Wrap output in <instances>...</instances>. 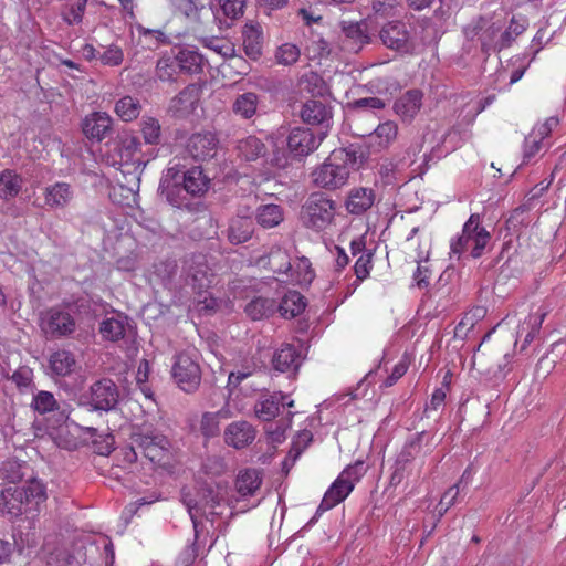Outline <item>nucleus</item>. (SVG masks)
I'll use <instances>...</instances> for the list:
<instances>
[{
  "instance_id": "nucleus-23",
  "label": "nucleus",
  "mask_w": 566,
  "mask_h": 566,
  "mask_svg": "<svg viewBox=\"0 0 566 566\" xmlns=\"http://www.w3.org/2000/svg\"><path fill=\"white\" fill-rule=\"evenodd\" d=\"M255 429L248 421H234L224 430V441L228 446L241 449L253 442Z\"/></svg>"
},
{
  "instance_id": "nucleus-58",
  "label": "nucleus",
  "mask_w": 566,
  "mask_h": 566,
  "mask_svg": "<svg viewBox=\"0 0 566 566\" xmlns=\"http://www.w3.org/2000/svg\"><path fill=\"white\" fill-rule=\"evenodd\" d=\"M371 258L373 254L370 252H363V254L357 259L354 266L356 283L364 281L369 275Z\"/></svg>"
},
{
  "instance_id": "nucleus-42",
  "label": "nucleus",
  "mask_w": 566,
  "mask_h": 566,
  "mask_svg": "<svg viewBox=\"0 0 566 566\" xmlns=\"http://www.w3.org/2000/svg\"><path fill=\"white\" fill-rule=\"evenodd\" d=\"M262 479L256 470L240 472L235 480V490L241 497L252 496L260 488Z\"/></svg>"
},
{
  "instance_id": "nucleus-1",
  "label": "nucleus",
  "mask_w": 566,
  "mask_h": 566,
  "mask_svg": "<svg viewBox=\"0 0 566 566\" xmlns=\"http://www.w3.org/2000/svg\"><path fill=\"white\" fill-rule=\"evenodd\" d=\"M364 160L365 155L359 146L350 145L335 149L326 161L313 171V182L323 189H339L347 184L350 172L359 169Z\"/></svg>"
},
{
  "instance_id": "nucleus-3",
  "label": "nucleus",
  "mask_w": 566,
  "mask_h": 566,
  "mask_svg": "<svg viewBox=\"0 0 566 566\" xmlns=\"http://www.w3.org/2000/svg\"><path fill=\"white\" fill-rule=\"evenodd\" d=\"M490 240V232L480 224V216L473 213L464 223L461 235L451 242V254L460 259L462 253L470 251V256L479 259Z\"/></svg>"
},
{
  "instance_id": "nucleus-33",
  "label": "nucleus",
  "mask_w": 566,
  "mask_h": 566,
  "mask_svg": "<svg viewBox=\"0 0 566 566\" xmlns=\"http://www.w3.org/2000/svg\"><path fill=\"white\" fill-rule=\"evenodd\" d=\"M547 315V311L543 307H539L537 312L532 313L523 322V324L518 327L517 334L524 335V340L521 349H525L527 345H530L534 338L539 334L542 324Z\"/></svg>"
},
{
  "instance_id": "nucleus-14",
  "label": "nucleus",
  "mask_w": 566,
  "mask_h": 566,
  "mask_svg": "<svg viewBox=\"0 0 566 566\" xmlns=\"http://www.w3.org/2000/svg\"><path fill=\"white\" fill-rule=\"evenodd\" d=\"M382 44L397 52H408L410 49V32L405 22L395 20L384 24L379 31Z\"/></svg>"
},
{
  "instance_id": "nucleus-50",
  "label": "nucleus",
  "mask_w": 566,
  "mask_h": 566,
  "mask_svg": "<svg viewBox=\"0 0 566 566\" xmlns=\"http://www.w3.org/2000/svg\"><path fill=\"white\" fill-rule=\"evenodd\" d=\"M301 56V50L293 43L280 45L274 54L275 61L280 65L290 66L295 64Z\"/></svg>"
},
{
  "instance_id": "nucleus-27",
  "label": "nucleus",
  "mask_w": 566,
  "mask_h": 566,
  "mask_svg": "<svg viewBox=\"0 0 566 566\" xmlns=\"http://www.w3.org/2000/svg\"><path fill=\"white\" fill-rule=\"evenodd\" d=\"M243 49L245 54L258 60L262 55L263 36L262 29L259 24L247 23L242 30Z\"/></svg>"
},
{
  "instance_id": "nucleus-59",
  "label": "nucleus",
  "mask_w": 566,
  "mask_h": 566,
  "mask_svg": "<svg viewBox=\"0 0 566 566\" xmlns=\"http://www.w3.org/2000/svg\"><path fill=\"white\" fill-rule=\"evenodd\" d=\"M219 2L226 17L238 19L243 14L245 0H220Z\"/></svg>"
},
{
  "instance_id": "nucleus-4",
  "label": "nucleus",
  "mask_w": 566,
  "mask_h": 566,
  "mask_svg": "<svg viewBox=\"0 0 566 566\" xmlns=\"http://www.w3.org/2000/svg\"><path fill=\"white\" fill-rule=\"evenodd\" d=\"M365 473L364 462L347 465L325 492L317 512L327 511L343 502Z\"/></svg>"
},
{
  "instance_id": "nucleus-2",
  "label": "nucleus",
  "mask_w": 566,
  "mask_h": 566,
  "mask_svg": "<svg viewBox=\"0 0 566 566\" xmlns=\"http://www.w3.org/2000/svg\"><path fill=\"white\" fill-rule=\"evenodd\" d=\"M130 443L125 452L127 462H136L138 454L153 463L166 464L170 458L171 443L169 439L151 424L135 426L129 437Z\"/></svg>"
},
{
  "instance_id": "nucleus-43",
  "label": "nucleus",
  "mask_w": 566,
  "mask_h": 566,
  "mask_svg": "<svg viewBox=\"0 0 566 566\" xmlns=\"http://www.w3.org/2000/svg\"><path fill=\"white\" fill-rule=\"evenodd\" d=\"M22 188V178L13 170L6 169L0 174V198L11 199L18 196Z\"/></svg>"
},
{
  "instance_id": "nucleus-57",
  "label": "nucleus",
  "mask_w": 566,
  "mask_h": 566,
  "mask_svg": "<svg viewBox=\"0 0 566 566\" xmlns=\"http://www.w3.org/2000/svg\"><path fill=\"white\" fill-rule=\"evenodd\" d=\"M20 391L30 389L33 386V370L28 366H21L11 376Z\"/></svg>"
},
{
  "instance_id": "nucleus-10",
  "label": "nucleus",
  "mask_w": 566,
  "mask_h": 566,
  "mask_svg": "<svg viewBox=\"0 0 566 566\" xmlns=\"http://www.w3.org/2000/svg\"><path fill=\"white\" fill-rule=\"evenodd\" d=\"M42 332L52 337L60 338L71 335L76 327L74 317L59 307H51L40 315Z\"/></svg>"
},
{
  "instance_id": "nucleus-18",
  "label": "nucleus",
  "mask_w": 566,
  "mask_h": 566,
  "mask_svg": "<svg viewBox=\"0 0 566 566\" xmlns=\"http://www.w3.org/2000/svg\"><path fill=\"white\" fill-rule=\"evenodd\" d=\"M301 117L308 125L319 126L321 130L328 132L332 126V108L318 99H308L302 105Z\"/></svg>"
},
{
  "instance_id": "nucleus-7",
  "label": "nucleus",
  "mask_w": 566,
  "mask_h": 566,
  "mask_svg": "<svg viewBox=\"0 0 566 566\" xmlns=\"http://www.w3.org/2000/svg\"><path fill=\"white\" fill-rule=\"evenodd\" d=\"M86 403L91 410L113 411L117 408L120 399L118 386L109 378H103L93 382L90 387Z\"/></svg>"
},
{
  "instance_id": "nucleus-24",
  "label": "nucleus",
  "mask_w": 566,
  "mask_h": 566,
  "mask_svg": "<svg viewBox=\"0 0 566 566\" xmlns=\"http://www.w3.org/2000/svg\"><path fill=\"white\" fill-rule=\"evenodd\" d=\"M254 233L253 219L247 216H235L230 219L227 237L230 243L241 244L248 242Z\"/></svg>"
},
{
  "instance_id": "nucleus-31",
  "label": "nucleus",
  "mask_w": 566,
  "mask_h": 566,
  "mask_svg": "<svg viewBox=\"0 0 566 566\" xmlns=\"http://www.w3.org/2000/svg\"><path fill=\"white\" fill-rule=\"evenodd\" d=\"M273 368L281 373L296 371L301 365L300 354L292 345L277 349L272 358Z\"/></svg>"
},
{
  "instance_id": "nucleus-34",
  "label": "nucleus",
  "mask_w": 566,
  "mask_h": 566,
  "mask_svg": "<svg viewBox=\"0 0 566 566\" xmlns=\"http://www.w3.org/2000/svg\"><path fill=\"white\" fill-rule=\"evenodd\" d=\"M303 295L297 291H289L276 302V312L284 318H293L300 315L305 308Z\"/></svg>"
},
{
  "instance_id": "nucleus-11",
  "label": "nucleus",
  "mask_w": 566,
  "mask_h": 566,
  "mask_svg": "<svg viewBox=\"0 0 566 566\" xmlns=\"http://www.w3.org/2000/svg\"><path fill=\"white\" fill-rule=\"evenodd\" d=\"M325 137L326 130L314 134L308 128L295 127L287 136V148L294 157H306L318 148Z\"/></svg>"
},
{
  "instance_id": "nucleus-12",
  "label": "nucleus",
  "mask_w": 566,
  "mask_h": 566,
  "mask_svg": "<svg viewBox=\"0 0 566 566\" xmlns=\"http://www.w3.org/2000/svg\"><path fill=\"white\" fill-rule=\"evenodd\" d=\"M31 408L40 415L53 412L57 426L67 423L72 412L69 403L60 402L52 392L46 390H39L33 395Z\"/></svg>"
},
{
  "instance_id": "nucleus-64",
  "label": "nucleus",
  "mask_w": 566,
  "mask_h": 566,
  "mask_svg": "<svg viewBox=\"0 0 566 566\" xmlns=\"http://www.w3.org/2000/svg\"><path fill=\"white\" fill-rule=\"evenodd\" d=\"M198 556V549L196 543L186 546L179 554L177 559V566H191Z\"/></svg>"
},
{
  "instance_id": "nucleus-30",
  "label": "nucleus",
  "mask_w": 566,
  "mask_h": 566,
  "mask_svg": "<svg viewBox=\"0 0 566 566\" xmlns=\"http://www.w3.org/2000/svg\"><path fill=\"white\" fill-rule=\"evenodd\" d=\"M76 367L74 355L65 349H60L51 354L49 358V369L52 376L65 377L71 375Z\"/></svg>"
},
{
  "instance_id": "nucleus-40",
  "label": "nucleus",
  "mask_w": 566,
  "mask_h": 566,
  "mask_svg": "<svg viewBox=\"0 0 566 566\" xmlns=\"http://www.w3.org/2000/svg\"><path fill=\"white\" fill-rule=\"evenodd\" d=\"M255 220L264 229L279 226L284 220V212L281 206L269 203L256 209Z\"/></svg>"
},
{
  "instance_id": "nucleus-63",
  "label": "nucleus",
  "mask_w": 566,
  "mask_h": 566,
  "mask_svg": "<svg viewBox=\"0 0 566 566\" xmlns=\"http://www.w3.org/2000/svg\"><path fill=\"white\" fill-rule=\"evenodd\" d=\"M206 45L224 57L234 56V46L227 41L210 39L206 41Z\"/></svg>"
},
{
  "instance_id": "nucleus-16",
  "label": "nucleus",
  "mask_w": 566,
  "mask_h": 566,
  "mask_svg": "<svg viewBox=\"0 0 566 566\" xmlns=\"http://www.w3.org/2000/svg\"><path fill=\"white\" fill-rule=\"evenodd\" d=\"M44 566H81V557L59 542L45 541L41 551Z\"/></svg>"
},
{
  "instance_id": "nucleus-56",
  "label": "nucleus",
  "mask_w": 566,
  "mask_h": 566,
  "mask_svg": "<svg viewBox=\"0 0 566 566\" xmlns=\"http://www.w3.org/2000/svg\"><path fill=\"white\" fill-rule=\"evenodd\" d=\"M175 9L185 15L188 20L198 22L200 18V8L193 0H171Z\"/></svg>"
},
{
  "instance_id": "nucleus-46",
  "label": "nucleus",
  "mask_w": 566,
  "mask_h": 566,
  "mask_svg": "<svg viewBox=\"0 0 566 566\" xmlns=\"http://www.w3.org/2000/svg\"><path fill=\"white\" fill-rule=\"evenodd\" d=\"M140 142L136 136L125 135L116 142L115 151L119 155L123 163H129L134 156L140 151Z\"/></svg>"
},
{
  "instance_id": "nucleus-62",
  "label": "nucleus",
  "mask_w": 566,
  "mask_h": 566,
  "mask_svg": "<svg viewBox=\"0 0 566 566\" xmlns=\"http://www.w3.org/2000/svg\"><path fill=\"white\" fill-rule=\"evenodd\" d=\"M306 54L312 60L327 56L329 54L328 43L323 39L313 40L306 46Z\"/></svg>"
},
{
  "instance_id": "nucleus-6",
  "label": "nucleus",
  "mask_w": 566,
  "mask_h": 566,
  "mask_svg": "<svg viewBox=\"0 0 566 566\" xmlns=\"http://www.w3.org/2000/svg\"><path fill=\"white\" fill-rule=\"evenodd\" d=\"M226 491L220 484H207L201 488L198 500H189L186 502L188 512L195 528V536H198V515L207 514L209 510L210 515H222L224 505Z\"/></svg>"
},
{
  "instance_id": "nucleus-61",
  "label": "nucleus",
  "mask_w": 566,
  "mask_h": 566,
  "mask_svg": "<svg viewBox=\"0 0 566 566\" xmlns=\"http://www.w3.org/2000/svg\"><path fill=\"white\" fill-rule=\"evenodd\" d=\"M202 469L207 474H222L226 470L223 458L220 455H208L202 462Z\"/></svg>"
},
{
  "instance_id": "nucleus-29",
  "label": "nucleus",
  "mask_w": 566,
  "mask_h": 566,
  "mask_svg": "<svg viewBox=\"0 0 566 566\" xmlns=\"http://www.w3.org/2000/svg\"><path fill=\"white\" fill-rule=\"evenodd\" d=\"M128 325L127 316L117 315L103 319L98 331L103 339L115 343L124 338Z\"/></svg>"
},
{
  "instance_id": "nucleus-28",
  "label": "nucleus",
  "mask_w": 566,
  "mask_h": 566,
  "mask_svg": "<svg viewBox=\"0 0 566 566\" xmlns=\"http://www.w3.org/2000/svg\"><path fill=\"white\" fill-rule=\"evenodd\" d=\"M179 178L186 187V192L192 197L200 196L208 189L209 179L203 175L200 167H192L188 170L181 168Z\"/></svg>"
},
{
  "instance_id": "nucleus-52",
  "label": "nucleus",
  "mask_w": 566,
  "mask_h": 566,
  "mask_svg": "<svg viewBox=\"0 0 566 566\" xmlns=\"http://www.w3.org/2000/svg\"><path fill=\"white\" fill-rule=\"evenodd\" d=\"M178 69L175 57H161L156 65V76L163 82H175Z\"/></svg>"
},
{
  "instance_id": "nucleus-5",
  "label": "nucleus",
  "mask_w": 566,
  "mask_h": 566,
  "mask_svg": "<svg viewBox=\"0 0 566 566\" xmlns=\"http://www.w3.org/2000/svg\"><path fill=\"white\" fill-rule=\"evenodd\" d=\"M335 210L332 199L322 193H312L301 208V221L308 229L322 231L332 224Z\"/></svg>"
},
{
  "instance_id": "nucleus-53",
  "label": "nucleus",
  "mask_w": 566,
  "mask_h": 566,
  "mask_svg": "<svg viewBox=\"0 0 566 566\" xmlns=\"http://www.w3.org/2000/svg\"><path fill=\"white\" fill-rule=\"evenodd\" d=\"M397 133V124L391 120L379 124L374 132L375 137L378 139V145L381 147H387L392 140H395Z\"/></svg>"
},
{
  "instance_id": "nucleus-47",
  "label": "nucleus",
  "mask_w": 566,
  "mask_h": 566,
  "mask_svg": "<svg viewBox=\"0 0 566 566\" xmlns=\"http://www.w3.org/2000/svg\"><path fill=\"white\" fill-rule=\"evenodd\" d=\"M28 465L17 459H8L2 462L0 468V476L10 483H17L22 480Z\"/></svg>"
},
{
  "instance_id": "nucleus-55",
  "label": "nucleus",
  "mask_w": 566,
  "mask_h": 566,
  "mask_svg": "<svg viewBox=\"0 0 566 566\" xmlns=\"http://www.w3.org/2000/svg\"><path fill=\"white\" fill-rule=\"evenodd\" d=\"M398 6V0H371V10L374 15L382 19L394 17L397 12Z\"/></svg>"
},
{
  "instance_id": "nucleus-25",
  "label": "nucleus",
  "mask_w": 566,
  "mask_h": 566,
  "mask_svg": "<svg viewBox=\"0 0 566 566\" xmlns=\"http://www.w3.org/2000/svg\"><path fill=\"white\" fill-rule=\"evenodd\" d=\"M375 202V192L370 188H355L348 193L345 202L346 210L352 214H363L369 210Z\"/></svg>"
},
{
  "instance_id": "nucleus-49",
  "label": "nucleus",
  "mask_w": 566,
  "mask_h": 566,
  "mask_svg": "<svg viewBox=\"0 0 566 566\" xmlns=\"http://www.w3.org/2000/svg\"><path fill=\"white\" fill-rule=\"evenodd\" d=\"M264 175H271L275 169H285L289 166V157L281 148H274L262 161Z\"/></svg>"
},
{
  "instance_id": "nucleus-36",
  "label": "nucleus",
  "mask_w": 566,
  "mask_h": 566,
  "mask_svg": "<svg viewBox=\"0 0 566 566\" xmlns=\"http://www.w3.org/2000/svg\"><path fill=\"white\" fill-rule=\"evenodd\" d=\"M73 189L66 182H56L45 189V203L51 208H64L73 199Z\"/></svg>"
},
{
  "instance_id": "nucleus-54",
  "label": "nucleus",
  "mask_w": 566,
  "mask_h": 566,
  "mask_svg": "<svg viewBox=\"0 0 566 566\" xmlns=\"http://www.w3.org/2000/svg\"><path fill=\"white\" fill-rule=\"evenodd\" d=\"M221 412H205L200 421V431L207 437H216L220 432L219 417Z\"/></svg>"
},
{
  "instance_id": "nucleus-13",
  "label": "nucleus",
  "mask_w": 566,
  "mask_h": 566,
  "mask_svg": "<svg viewBox=\"0 0 566 566\" xmlns=\"http://www.w3.org/2000/svg\"><path fill=\"white\" fill-rule=\"evenodd\" d=\"M185 274L187 283L199 294L207 292L213 281V273L201 254L185 261Z\"/></svg>"
},
{
  "instance_id": "nucleus-37",
  "label": "nucleus",
  "mask_w": 566,
  "mask_h": 566,
  "mask_svg": "<svg viewBox=\"0 0 566 566\" xmlns=\"http://www.w3.org/2000/svg\"><path fill=\"white\" fill-rule=\"evenodd\" d=\"M244 311L253 321L268 318L276 312V300L266 296L254 297L245 305Z\"/></svg>"
},
{
  "instance_id": "nucleus-39",
  "label": "nucleus",
  "mask_w": 566,
  "mask_h": 566,
  "mask_svg": "<svg viewBox=\"0 0 566 566\" xmlns=\"http://www.w3.org/2000/svg\"><path fill=\"white\" fill-rule=\"evenodd\" d=\"M259 105V96L253 92L238 95L232 103V112L242 119H251Z\"/></svg>"
},
{
  "instance_id": "nucleus-32",
  "label": "nucleus",
  "mask_w": 566,
  "mask_h": 566,
  "mask_svg": "<svg viewBox=\"0 0 566 566\" xmlns=\"http://www.w3.org/2000/svg\"><path fill=\"white\" fill-rule=\"evenodd\" d=\"M238 155L245 161H256L264 159L268 154L265 144L255 136H248L238 142Z\"/></svg>"
},
{
  "instance_id": "nucleus-45",
  "label": "nucleus",
  "mask_w": 566,
  "mask_h": 566,
  "mask_svg": "<svg viewBox=\"0 0 566 566\" xmlns=\"http://www.w3.org/2000/svg\"><path fill=\"white\" fill-rule=\"evenodd\" d=\"M114 111L122 120L128 123L139 116L142 104L138 98L127 95L116 102Z\"/></svg>"
},
{
  "instance_id": "nucleus-44",
  "label": "nucleus",
  "mask_w": 566,
  "mask_h": 566,
  "mask_svg": "<svg viewBox=\"0 0 566 566\" xmlns=\"http://www.w3.org/2000/svg\"><path fill=\"white\" fill-rule=\"evenodd\" d=\"M340 24L342 30L350 44V50L358 52L365 43L369 42V36L365 33L361 23L343 21Z\"/></svg>"
},
{
  "instance_id": "nucleus-22",
  "label": "nucleus",
  "mask_w": 566,
  "mask_h": 566,
  "mask_svg": "<svg viewBox=\"0 0 566 566\" xmlns=\"http://www.w3.org/2000/svg\"><path fill=\"white\" fill-rule=\"evenodd\" d=\"M113 119L105 112H95L87 115L83 120V133L86 137L102 140L112 133Z\"/></svg>"
},
{
  "instance_id": "nucleus-9",
  "label": "nucleus",
  "mask_w": 566,
  "mask_h": 566,
  "mask_svg": "<svg viewBox=\"0 0 566 566\" xmlns=\"http://www.w3.org/2000/svg\"><path fill=\"white\" fill-rule=\"evenodd\" d=\"M181 166L179 163H170L159 184L160 196H163L171 206L181 208L188 206V195L186 187L179 178Z\"/></svg>"
},
{
  "instance_id": "nucleus-8",
  "label": "nucleus",
  "mask_w": 566,
  "mask_h": 566,
  "mask_svg": "<svg viewBox=\"0 0 566 566\" xmlns=\"http://www.w3.org/2000/svg\"><path fill=\"white\" fill-rule=\"evenodd\" d=\"M172 377L185 392H195L201 382V368L189 353H180L172 365Z\"/></svg>"
},
{
  "instance_id": "nucleus-60",
  "label": "nucleus",
  "mask_w": 566,
  "mask_h": 566,
  "mask_svg": "<svg viewBox=\"0 0 566 566\" xmlns=\"http://www.w3.org/2000/svg\"><path fill=\"white\" fill-rule=\"evenodd\" d=\"M99 60L104 65L117 66L124 60L123 50L117 45H109L101 55Z\"/></svg>"
},
{
  "instance_id": "nucleus-51",
  "label": "nucleus",
  "mask_w": 566,
  "mask_h": 566,
  "mask_svg": "<svg viewBox=\"0 0 566 566\" xmlns=\"http://www.w3.org/2000/svg\"><path fill=\"white\" fill-rule=\"evenodd\" d=\"M25 492L29 506H36L46 499L45 486L39 480H30L27 485L20 488Z\"/></svg>"
},
{
  "instance_id": "nucleus-17",
  "label": "nucleus",
  "mask_w": 566,
  "mask_h": 566,
  "mask_svg": "<svg viewBox=\"0 0 566 566\" xmlns=\"http://www.w3.org/2000/svg\"><path fill=\"white\" fill-rule=\"evenodd\" d=\"M424 432H418L406 441L396 459V469L391 475V483H400L407 465L422 453V439Z\"/></svg>"
},
{
  "instance_id": "nucleus-26",
  "label": "nucleus",
  "mask_w": 566,
  "mask_h": 566,
  "mask_svg": "<svg viewBox=\"0 0 566 566\" xmlns=\"http://www.w3.org/2000/svg\"><path fill=\"white\" fill-rule=\"evenodd\" d=\"M502 31V25L492 22L489 23V20L484 17H480L473 27L474 34L480 33V41L483 51L493 50L496 51V42L499 40L500 32Z\"/></svg>"
},
{
  "instance_id": "nucleus-19",
  "label": "nucleus",
  "mask_w": 566,
  "mask_h": 566,
  "mask_svg": "<svg viewBox=\"0 0 566 566\" xmlns=\"http://www.w3.org/2000/svg\"><path fill=\"white\" fill-rule=\"evenodd\" d=\"M423 93L412 88L401 94L394 103V112L405 123H411L422 107Z\"/></svg>"
},
{
  "instance_id": "nucleus-41",
  "label": "nucleus",
  "mask_w": 566,
  "mask_h": 566,
  "mask_svg": "<svg viewBox=\"0 0 566 566\" xmlns=\"http://www.w3.org/2000/svg\"><path fill=\"white\" fill-rule=\"evenodd\" d=\"M179 71L196 74L202 71V56L193 49L184 48L175 56Z\"/></svg>"
},
{
  "instance_id": "nucleus-35",
  "label": "nucleus",
  "mask_w": 566,
  "mask_h": 566,
  "mask_svg": "<svg viewBox=\"0 0 566 566\" xmlns=\"http://www.w3.org/2000/svg\"><path fill=\"white\" fill-rule=\"evenodd\" d=\"M284 398L285 395L282 392L263 396L254 407L255 415L263 421H271L279 415L281 401Z\"/></svg>"
},
{
  "instance_id": "nucleus-20",
  "label": "nucleus",
  "mask_w": 566,
  "mask_h": 566,
  "mask_svg": "<svg viewBox=\"0 0 566 566\" xmlns=\"http://www.w3.org/2000/svg\"><path fill=\"white\" fill-rule=\"evenodd\" d=\"M218 140L212 133H197L190 136L186 149L196 160L212 158L217 153Z\"/></svg>"
},
{
  "instance_id": "nucleus-38",
  "label": "nucleus",
  "mask_w": 566,
  "mask_h": 566,
  "mask_svg": "<svg viewBox=\"0 0 566 566\" xmlns=\"http://www.w3.org/2000/svg\"><path fill=\"white\" fill-rule=\"evenodd\" d=\"M258 263L263 266H269L274 273H287L291 269V259L286 250L280 247H273L268 255L259 259Z\"/></svg>"
},
{
  "instance_id": "nucleus-21",
  "label": "nucleus",
  "mask_w": 566,
  "mask_h": 566,
  "mask_svg": "<svg viewBox=\"0 0 566 566\" xmlns=\"http://www.w3.org/2000/svg\"><path fill=\"white\" fill-rule=\"evenodd\" d=\"M25 492L20 486H9L0 494V510L3 514L18 517L25 513L30 506L25 500Z\"/></svg>"
},
{
  "instance_id": "nucleus-48",
  "label": "nucleus",
  "mask_w": 566,
  "mask_h": 566,
  "mask_svg": "<svg viewBox=\"0 0 566 566\" xmlns=\"http://www.w3.org/2000/svg\"><path fill=\"white\" fill-rule=\"evenodd\" d=\"M140 132L146 144L158 145L160 143L161 126L157 118L144 116L140 120Z\"/></svg>"
},
{
  "instance_id": "nucleus-15",
  "label": "nucleus",
  "mask_w": 566,
  "mask_h": 566,
  "mask_svg": "<svg viewBox=\"0 0 566 566\" xmlns=\"http://www.w3.org/2000/svg\"><path fill=\"white\" fill-rule=\"evenodd\" d=\"M201 96V86L198 84H189L171 98L168 113L176 118H186L195 109Z\"/></svg>"
}]
</instances>
